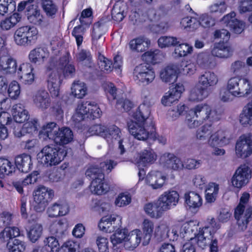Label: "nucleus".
<instances>
[{
  "label": "nucleus",
  "instance_id": "1",
  "mask_svg": "<svg viewBox=\"0 0 252 252\" xmlns=\"http://www.w3.org/2000/svg\"><path fill=\"white\" fill-rule=\"evenodd\" d=\"M220 119V115L211 106L201 103L189 110L185 123L188 128L194 129L207 122L197 130V139L201 141L207 139L209 145L212 147H223L229 144L230 138L223 130H216L213 127V124Z\"/></svg>",
  "mask_w": 252,
  "mask_h": 252
},
{
  "label": "nucleus",
  "instance_id": "2",
  "mask_svg": "<svg viewBox=\"0 0 252 252\" xmlns=\"http://www.w3.org/2000/svg\"><path fill=\"white\" fill-rule=\"evenodd\" d=\"M154 222L148 218L144 219L141 224V229L136 228L128 231L126 228L117 231L111 237L114 247L122 244L128 251H133L141 243L146 246L154 236Z\"/></svg>",
  "mask_w": 252,
  "mask_h": 252
},
{
  "label": "nucleus",
  "instance_id": "3",
  "mask_svg": "<svg viewBox=\"0 0 252 252\" xmlns=\"http://www.w3.org/2000/svg\"><path fill=\"white\" fill-rule=\"evenodd\" d=\"M152 102L148 97H146L137 111L131 116V119L127 123L129 132L136 139L144 141L150 138H156L155 127L151 119Z\"/></svg>",
  "mask_w": 252,
  "mask_h": 252
},
{
  "label": "nucleus",
  "instance_id": "4",
  "mask_svg": "<svg viewBox=\"0 0 252 252\" xmlns=\"http://www.w3.org/2000/svg\"><path fill=\"white\" fill-rule=\"evenodd\" d=\"M69 54L52 57L46 68L47 88L52 97L59 96L60 87L64 77H72L75 72L73 65L69 63Z\"/></svg>",
  "mask_w": 252,
  "mask_h": 252
},
{
  "label": "nucleus",
  "instance_id": "5",
  "mask_svg": "<svg viewBox=\"0 0 252 252\" xmlns=\"http://www.w3.org/2000/svg\"><path fill=\"white\" fill-rule=\"evenodd\" d=\"M198 222L196 221L186 222L183 225V228L186 229L191 227L190 231L185 230L180 234L188 241L183 246L182 252H196L194 244L203 249L209 242L211 237V229L209 227H203L197 229Z\"/></svg>",
  "mask_w": 252,
  "mask_h": 252
},
{
  "label": "nucleus",
  "instance_id": "6",
  "mask_svg": "<svg viewBox=\"0 0 252 252\" xmlns=\"http://www.w3.org/2000/svg\"><path fill=\"white\" fill-rule=\"evenodd\" d=\"M0 71L17 75L25 84L31 85L34 81L33 65L29 63H24L18 66L16 60L9 55L0 54Z\"/></svg>",
  "mask_w": 252,
  "mask_h": 252
},
{
  "label": "nucleus",
  "instance_id": "7",
  "mask_svg": "<svg viewBox=\"0 0 252 252\" xmlns=\"http://www.w3.org/2000/svg\"><path fill=\"white\" fill-rule=\"evenodd\" d=\"M117 164L116 161L109 159L100 163L101 169L92 166L87 170L86 176L93 180L90 185V190L93 193L102 195L108 191L109 187L108 185L104 182V176L102 172L109 173Z\"/></svg>",
  "mask_w": 252,
  "mask_h": 252
},
{
  "label": "nucleus",
  "instance_id": "8",
  "mask_svg": "<svg viewBox=\"0 0 252 252\" xmlns=\"http://www.w3.org/2000/svg\"><path fill=\"white\" fill-rule=\"evenodd\" d=\"M102 112L100 108L94 102L80 101L77 105L72 120L75 123L86 119H94L100 117Z\"/></svg>",
  "mask_w": 252,
  "mask_h": 252
},
{
  "label": "nucleus",
  "instance_id": "9",
  "mask_svg": "<svg viewBox=\"0 0 252 252\" xmlns=\"http://www.w3.org/2000/svg\"><path fill=\"white\" fill-rule=\"evenodd\" d=\"M226 89L234 96L252 97V84L247 77L230 78L227 82Z\"/></svg>",
  "mask_w": 252,
  "mask_h": 252
},
{
  "label": "nucleus",
  "instance_id": "10",
  "mask_svg": "<svg viewBox=\"0 0 252 252\" xmlns=\"http://www.w3.org/2000/svg\"><path fill=\"white\" fill-rule=\"evenodd\" d=\"M39 37L36 28L31 25L21 26L17 28L13 34V40L18 46H28L34 44Z\"/></svg>",
  "mask_w": 252,
  "mask_h": 252
},
{
  "label": "nucleus",
  "instance_id": "11",
  "mask_svg": "<svg viewBox=\"0 0 252 252\" xmlns=\"http://www.w3.org/2000/svg\"><path fill=\"white\" fill-rule=\"evenodd\" d=\"M250 199V194L244 192L240 197V202L235 209L234 217L240 230H245L252 217V206L245 210V206Z\"/></svg>",
  "mask_w": 252,
  "mask_h": 252
},
{
  "label": "nucleus",
  "instance_id": "12",
  "mask_svg": "<svg viewBox=\"0 0 252 252\" xmlns=\"http://www.w3.org/2000/svg\"><path fill=\"white\" fill-rule=\"evenodd\" d=\"M66 155L64 149H59L53 146L44 147L37 155L38 159L47 165H55L60 163Z\"/></svg>",
  "mask_w": 252,
  "mask_h": 252
},
{
  "label": "nucleus",
  "instance_id": "13",
  "mask_svg": "<svg viewBox=\"0 0 252 252\" xmlns=\"http://www.w3.org/2000/svg\"><path fill=\"white\" fill-rule=\"evenodd\" d=\"M157 155L155 152L151 148L144 149L138 153L136 156L130 159L139 170L138 176L139 181L144 179L146 171L143 168L153 164L157 160Z\"/></svg>",
  "mask_w": 252,
  "mask_h": 252
},
{
  "label": "nucleus",
  "instance_id": "14",
  "mask_svg": "<svg viewBox=\"0 0 252 252\" xmlns=\"http://www.w3.org/2000/svg\"><path fill=\"white\" fill-rule=\"evenodd\" d=\"M44 243L45 247H48L50 248L51 252H80V244L75 240L70 239L63 243L60 246L59 241L56 238L53 236H50L46 238Z\"/></svg>",
  "mask_w": 252,
  "mask_h": 252
},
{
  "label": "nucleus",
  "instance_id": "15",
  "mask_svg": "<svg viewBox=\"0 0 252 252\" xmlns=\"http://www.w3.org/2000/svg\"><path fill=\"white\" fill-rule=\"evenodd\" d=\"M33 196L34 209L37 212H42L45 210L48 202L53 198L54 191L43 186H39L34 190Z\"/></svg>",
  "mask_w": 252,
  "mask_h": 252
},
{
  "label": "nucleus",
  "instance_id": "16",
  "mask_svg": "<svg viewBox=\"0 0 252 252\" xmlns=\"http://www.w3.org/2000/svg\"><path fill=\"white\" fill-rule=\"evenodd\" d=\"M130 17L131 19L134 17L136 22L148 21L154 23V25L157 27V32H163L166 31L169 27L168 23L165 20L164 17L157 15L154 9H150L146 14L141 16L138 13L134 12L133 15H131Z\"/></svg>",
  "mask_w": 252,
  "mask_h": 252
},
{
  "label": "nucleus",
  "instance_id": "17",
  "mask_svg": "<svg viewBox=\"0 0 252 252\" xmlns=\"http://www.w3.org/2000/svg\"><path fill=\"white\" fill-rule=\"evenodd\" d=\"M34 0L22 1L18 4V10L21 11L26 9V14L28 21L36 26H41L43 22V16L37 6L33 4Z\"/></svg>",
  "mask_w": 252,
  "mask_h": 252
},
{
  "label": "nucleus",
  "instance_id": "18",
  "mask_svg": "<svg viewBox=\"0 0 252 252\" xmlns=\"http://www.w3.org/2000/svg\"><path fill=\"white\" fill-rule=\"evenodd\" d=\"M252 178V170L247 165H241L232 176L230 183L232 187L241 189L246 186Z\"/></svg>",
  "mask_w": 252,
  "mask_h": 252
},
{
  "label": "nucleus",
  "instance_id": "19",
  "mask_svg": "<svg viewBox=\"0 0 252 252\" xmlns=\"http://www.w3.org/2000/svg\"><path fill=\"white\" fill-rule=\"evenodd\" d=\"M235 154L237 157L245 158L252 154V138L251 133L241 135L236 141Z\"/></svg>",
  "mask_w": 252,
  "mask_h": 252
},
{
  "label": "nucleus",
  "instance_id": "20",
  "mask_svg": "<svg viewBox=\"0 0 252 252\" xmlns=\"http://www.w3.org/2000/svg\"><path fill=\"white\" fill-rule=\"evenodd\" d=\"M122 217L117 214L105 216L100 220L98 227L101 230L107 233L113 232L116 229L115 232L111 236H112L117 231L122 229H120L122 224Z\"/></svg>",
  "mask_w": 252,
  "mask_h": 252
},
{
  "label": "nucleus",
  "instance_id": "21",
  "mask_svg": "<svg viewBox=\"0 0 252 252\" xmlns=\"http://www.w3.org/2000/svg\"><path fill=\"white\" fill-rule=\"evenodd\" d=\"M134 79L138 82L148 84L155 78L153 69L147 64H141L135 67L133 72Z\"/></svg>",
  "mask_w": 252,
  "mask_h": 252
},
{
  "label": "nucleus",
  "instance_id": "22",
  "mask_svg": "<svg viewBox=\"0 0 252 252\" xmlns=\"http://www.w3.org/2000/svg\"><path fill=\"white\" fill-rule=\"evenodd\" d=\"M167 176L162 172L152 170L146 175L145 182L154 189H160L166 185Z\"/></svg>",
  "mask_w": 252,
  "mask_h": 252
},
{
  "label": "nucleus",
  "instance_id": "23",
  "mask_svg": "<svg viewBox=\"0 0 252 252\" xmlns=\"http://www.w3.org/2000/svg\"><path fill=\"white\" fill-rule=\"evenodd\" d=\"M158 200L159 206L166 211L177 205L179 200V194L176 190H169L160 195Z\"/></svg>",
  "mask_w": 252,
  "mask_h": 252
},
{
  "label": "nucleus",
  "instance_id": "24",
  "mask_svg": "<svg viewBox=\"0 0 252 252\" xmlns=\"http://www.w3.org/2000/svg\"><path fill=\"white\" fill-rule=\"evenodd\" d=\"M185 88L183 84L178 83L175 87L170 88L161 99V103L164 106H169L178 101L184 92Z\"/></svg>",
  "mask_w": 252,
  "mask_h": 252
},
{
  "label": "nucleus",
  "instance_id": "25",
  "mask_svg": "<svg viewBox=\"0 0 252 252\" xmlns=\"http://www.w3.org/2000/svg\"><path fill=\"white\" fill-rule=\"evenodd\" d=\"M33 103L38 109L45 111L51 105V98L48 93L44 90L37 91L32 96Z\"/></svg>",
  "mask_w": 252,
  "mask_h": 252
},
{
  "label": "nucleus",
  "instance_id": "26",
  "mask_svg": "<svg viewBox=\"0 0 252 252\" xmlns=\"http://www.w3.org/2000/svg\"><path fill=\"white\" fill-rule=\"evenodd\" d=\"M184 199L185 206L192 211H197L203 204V199L201 195L194 191L185 193Z\"/></svg>",
  "mask_w": 252,
  "mask_h": 252
},
{
  "label": "nucleus",
  "instance_id": "27",
  "mask_svg": "<svg viewBox=\"0 0 252 252\" xmlns=\"http://www.w3.org/2000/svg\"><path fill=\"white\" fill-rule=\"evenodd\" d=\"M160 162L164 167L178 171L184 168L181 160L172 154L165 153L160 158Z\"/></svg>",
  "mask_w": 252,
  "mask_h": 252
},
{
  "label": "nucleus",
  "instance_id": "28",
  "mask_svg": "<svg viewBox=\"0 0 252 252\" xmlns=\"http://www.w3.org/2000/svg\"><path fill=\"white\" fill-rule=\"evenodd\" d=\"M235 15L234 12H231L223 17L222 22L233 32L239 34L244 31L245 24L243 21L235 18Z\"/></svg>",
  "mask_w": 252,
  "mask_h": 252
},
{
  "label": "nucleus",
  "instance_id": "29",
  "mask_svg": "<svg viewBox=\"0 0 252 252\" xmlns=\"http://www.w3.org/2000/svg\"><path fill=\"white\" fill-rule=\"evenodd\" d=\"M163 82L172 83L176 81L179 76L177 64H171L162 69L159 74Z\"/></svg>",
  "mask_w": 252,
  "mask_h": 252
},
{
  "label": "nucleus",
  "instance_id": "30",
  "mask_svg": "<svg viewBox=\"0 0 252 252\" xmlns=\"http://www.w3.org/2000/svg\"><path fill=\"white\" fill-rule=\"evenodd\" d=\"M49 57V52L45 47H37L31 50L29 54L30 61L34 63H43Z\"/></svg>",
  "mask_w": 252,
  "mask_h": 252
},
{
  "label": "nucleus",
  "instance_id": "31",
  "mask_svg": "<svg viewBox=\"0 0 252 252\" xmlns=\"http://www.w3.org/2000/svg\"><path fill=\"white\" fill-rule=\"evenodd\" d=\"M69 209L68 205L63 202H56L49 206L47 209V214L50 218L63 216L67 214Z\"/></svg>",
  "mask_w": 252,
  "mask_h": 252
},
{
  "label": "nucleus",
  "instance_id": "32",
  "mask_svg": "<svg viewBox=\"0 0 252 252\" xmlns=\"http://www.w3.org/2000/svg\"><path fill=\"white\" fill-rule=\"evenodd\" d=\"M15 164L17 168L24 173L29 172L32 167V161L30 155L23 154L16 157Z\"/></svg>",
  "mask_w": 252,
  "mask_h": 252
},
{
  "label": "nucleus",
  "instance_id": "33",
  "mask_svg": "<svg viewBox=\"0 0 252 252\" xmlns=\"http://www.w3.org/2000/svg\"><path fill=\"white\" fill-rule=\"evenodd\" d=\"M26 229L27 236L32 243L36 242L42 234L43 226L41 223L36 222L29 221Z\"/></svg>",
  "mask_w": 252,
  "mask_h": 252
},
{
  "label": "nucleus",
  "instance_id": "34",
  "mask_svg": "<svg viewBox=\"0 0 252 252\" xmlns=\"http://www.w3.org/2000/svg\"><path fill=\"white\" fill-rule=\"evenodd\" d=\"M21 20V15L15 12L0 21V28L2 31H7L14 28Z\"/></svg>",
  "mask_w": 252,
  "mask_h": 252
},
{
  "label": "nucleus",
  "instance_id": "35",
  "mask_svg": "<svg viewBox=\"0 0 252 252\" xmlns=\"http://www.w3.org/2000/svg\"><path fill=\"white\" fill-rule=\"evenodd\" d=\"M209 90L198 83L191 90L189 99L193 101H201L206 98L209 95Z\"/></svg>",
  "mask_w": 252,
  "mask_h": 252
},
{
  "label": "nucleus",
  "instance_id": "36",
  "mask_svg": "<svg viewBox=\"0 0 252 252\" xmlns=\"http://www.w3.org/2000/svg\"><path fill=\"white\" fill-rule=\"evenodd\" d=\"M145 213L150 218L155 219L160 218L164 212L159 206V201L148 202L143 207Z\"/></svg>",
  "mask_w": 252,
  "mask_h": 252
},
{
  "label": "nucleus",
  "instance_id": "37",
  "mask_svg": "<svg viewBox=\"0 0 252 252\" xmlns=\"http://www.w3.org/2000/svg\"><path fill=\"white\" fill-rule=\"evenodd\" d=\"M239 120L243 127H248L252 126V100L244 107L239 115Z\"/></svg>",
  "mask_w": 252,
  "mask_h": 252
},
{
  "label": "nucleus",
  "instance_id": "38",
  "mask_svg": "<svg viewBox=\"0 0 252 252\" xmlns=\"http://www.w3.org/2000/svg\"><path fill=\"white\" fill-rule=\"evenodd\" d=\"M59 129L55 123H49L44 126L40 131L39 138L44 140L49 139L54 141Z\"/></svg>",
  "mask_w": 252,
  "mask_h": 252
},
{
  "label": "nucleus",
  "instance_id": "39",
  "mask_svg": "<svg viewBox=\"0 0 252 252\" xmlns=\"http://www.w3.org/2000/svg\"><path fill=\"white\" fill-rule=\"evenodd\" d=\"M15 171V165L9 159L0 158V186L3 187L2 181L6 175H10Z\"/></svg>",
  "mask_w": 252,
  "mask_h": 252
},
{
  "label": "nucleus",
  "instance_id": "40",
  "mask_svg": "<svg viewBox=\"0 0 252 252\" xmlns=\"http://www.w3.org/2000/svg\"><path fill=\"white\" fill-rule=\"evenodd\" d=\"M232 53L231 47L226 43H219L215 44L212 50V54L215 57L220 58L229 57Z\"/></svg>",
  "mask_w": 252,
  "mask_h": 252
},
{
  "label": "nucleus",
  "instance_id": "41",
  "mask_svg": "<svg viewBox=\"0 0 252 252\" xmlns=\"http://www.w3.org/2000/svg\"><path fill=\"white\" fill-rule=\"evenodd\" d=\"M57 134L54 141L57 144H67L73 139V133L68 127L59 128Z\"/></svg>",
  "mask_w": 252,
  "mask_h": 252
},
{
  "label": "nucleus",
  "instance_id": "42",
  "mask_svg": "<svg viewBox=\"0 0 252 252\" xmlns=\"http://www.w3.org/2000/svg\"><path fill=\"white\" fill-rule=\"evenodd\" d=\"M11 113L14 121L19 123L24 122L29 119V113L21 104H17L13 106Z\"/></svg>",
  "mask_w": 252,
  "mask_h": 252
},
{
  "label": "nucleus",
  "instance_id": "43",
  "mask_svg": "<svg viewBox=\"0 0 252 252\" xmlns=\"http://www.w3.org/2000/svg\"><path fill=\"white\" fill-rule=\"evenodd\" d=\"M150 45V41L145 37H139L131 40L129 46L133 51L141 52L145 51Z\"/></svg>",
  "mask_w": 252,
  "mask_h": 252
},
{
  "label": "nucleus",
  "instance_id": "44",
  "mask_svg": "<svg viewBox=\"0 0 252 252\" xmlns=\"http://www.w3.org/2000/svg\"><path fill=\"white\" fill-rule=\"evenodd\" d=\"M219 81L218 76L213 72L207 71L198 77V83L201 86L207 88L208 87L214 86Z\"/></svg>",
  "mask_w": 252,
  "mask_h": 252
},
{
  "label": "nucleus",
  "instance_id": "45",
  "mask_svg": "<svg viewBox=\"0 0 252 252\" xmlns=\"http://www.w3.org/2000/svg\"><path fill=\"white\" fill-rule=\"evenodd\" d=\"M38 126V124L37 120L35 119H31L24 124L21 130L18 131L17 130H15L14 135L17 137H20L25 133L33 134L37 133Z\"/></svg>",
  "mask_w": 252,
  "mask_h": 252
},
{
  "label": "nucleus",
  "instance_id": "46",
  "mask_svg": "<svg viewBox=\"0 0 252 252\" xmlns=\"http://www.w3.org/2000/svg\"><path fill=\"white\" fill-rule=\"evenodd\" d=\"M163 56L162 53L158 49L145 52L142 56V60L147 64H155L159 63Z\"/></svg>",
  "mask_w": 252,
  "mask_h": 252
},
{
  "label": "nucleus",
  "instance_id": "47",
  "mask_svg": "<svg viewBox=\"0 0 252 252\" xmlns=\"http://www.w3.org/2000/svg\"><path fill=\"white\" fill-rule=\"evenodd\" d=\"M219 185L214 183L210 182L205 189V200L207 203H213L215 201L219 193Z\"/></svg>",
  "mask_w": 252,
  "mask_h": 252
},
{
  "label": "nucleus",
  "instance_id": "48",
  "mask_svg": "<svg viewBox=\"0 0 252 252\" xmlns=\"http://www.w3.org/2000/svg\"><path fill=\"white\" fill-rule=\"evenodd\" d=\"M87 88L86 84L80 81H75L71 87V94L75 97L82 98L87 94Z\"/></svg>",
  "mask_w": 252,
  "mask_h": 252
},
{
  "label": "nucleus",
  "instance_id": "49",
  "mask_svg": "<svg viewBox=\"0 0 252 252\" xmlns=\"http://www.w3.org/2000/svg\"><path fill=\"white\" fill-rule=\"evenodd\" d=\"M182 28L187 31L192 32L199 28V23L196 17H186L182 18L180 22Z\"/></svg>",
  "mask_w": 252,
  "mask_h": 252
},
{
  "label": "nucleus",
  "instance_id": "50",
  "mask_svg": "<svg viewBox=\"0 0 252 252\" xmlns=\"http://www.w3.org/2000/svg\"><path fill=\"white\" fill-rule=\"evenodd\" d=\"M185 223H184L182 226L179 224H175L171 226L170 228L168 227L166 238H168L171 241L176 240L179 237L183 238L180 233L183 232V234H185V230L187 231H190L191 228V227H189L186 229H183V227Z\"/></svg>",
  "mask_w": 252,
  "mask_h": 252
},
{
  "label": "nucleus",
  "instance_id": "51",
  "mask_svg": "<svg viewBox=\"0 0 252 252\" xmlns=\"http://www.w3.org/2000/svg\"><path fill=\"white\" fill-rule=\"evenodd\" d=\"M6 86V79L0 75V107L4 109L10 107L9 100L5 94Z\"/></svg>",
  "mask_w": 252,
  "mask_h": 252
},
{
  "label": "nucleus",
  "instance_id": "52",
  "mask_svg": "<svg viewBox=\"0 0 252 252\" xmlns=\"http://www.w3.org/2000/svg\"><path fill=\"white\" fill-rule=\"evenodd\" d=\"M196 70L195 64L189 61H187L185 63H182L181 64H177V70L179 76L180 75H191L193 74Z\"/></svg>",
  "mask_w": 252,
  "mask_h": 252
},
{
  "label": "nucleus",
  "instance_id": "53",
  "mask_svg": "<svg viewBox=\"0 0 252 252\" xmlns=\"http://www.w3.org/2000/svg\"><path fill=\"white\" fill-rule=\"evenodd\" d=\"M41 6L46 15L52 18L55 17L58 8L52 0H41Z\"/></svg>",
  "mask_w": 252,
  "mask_h": 252
},
{
  "label": "nucleus",
  "instance_id": "54",
  "mask_svg": "<svg viewBox=\"0 0 252 252\" xmlns=\"http://www.w3.org/2000/svg\"><path fill=\"white\" fill-rule=\"evenodd\" d=\"M122 137V133L120 128L115 125L107 127L104 138L109 142H113L114 140H119Z\"/></svg>",
  "mask_w": 252,
  "mask_h": 252
},
{
  "label": "nucleus",
  "instance_id": "55",
  "mask_svg": "<svg viewBox=\"0 0 252 252\" xmlns=\"http://www.w3.org/2000/svg\"><path fill=\"white\" fill-rule=\"evenodd\" d=\"M16 2L14 0H0V15L3 16L15 10Z\"/></svg>",
  "mask_w": 252,
  "mask_h": 252
},
{
  "label": "nucleus",
  "instance_id": "56",
  "mask_svg": "<svg viewBox=\"0 0 252 252\" xmlns=\"http://www.w3.org/2000/svg\"><path fill=\"white\" fill-rule=\"evenodd\" d=\"M193 47L188 43H181L177 46L174 49V54L179 57H186L192 53Z\"/></svg>",
  "mask_w": 252,
  "mask_h": 252
},
{
  "label": "nucleus",
  "instance_id": "57",
  "mask_svg": "<svg viewBox=\"0 0 252 252\" xmlns=\"http://www.w3.org/2000/svg\"><path fill=\"white\" fill-rule=\"evenodd\" d=\"M9 252H23L25 249V243L17 239L9 240L7 244Z\"/></svg>",
  "mask_w": 252,
  "mask_h": 252
},
{
  "label": "nucleus",
  "instance_id": "58",
  "mask_svg": "<svg viewBox=\"0 0 252 252\" xmlns=\"http://www.w3.org/2000/svg\"><path fill=\"white\" fill-rule=\"evenodd\" d=\"M169 225L166 221H161L155 227L154 237L164 238L167 237Z\"/></svg>",
  "mask_w": 252,
  "mask_h": 252
},
{
  "label": "nucleus",
  "instance_id": "59",
  "mask_svg": "<svg viewBox=\"0 0 252 252\" xmlns=\"http://www.w3.org/2000/svg\"><path fill=\"white\" fill-rule=\"evenodd\" d=\"M98 60L99 68L101 72L108 73L112 71V63L111 61L100 54L98 55Z\"/></svg>",
  "mask_w": 252,
  "mask_h": 252
},
{
  "label": "nucleus",
  "instance_id": "60",
  "mask_svg": "<svg viewBox=\"0 0 252 252\" xmlns=\"http://www.w3.org/2000/svg\"><path fill=\"white\" fill-rule=\"evenodd\" d=\"M7 93L8 96L12 99L18 98L20 93V86L16 81H11L7 87Z\"/></svg>",
  "mask_w": 252,
  "mask_h": 252
},
{
  "label": "nucleus",
  "instance_id": "61",
  "mask_svg": "<svg viewBox=\"0 0 252 252\" xmlns=\"http://www.w3.org/2000/svg\"><path fill=\"white\" fill-rule=\"evenodd\" d=\"M179 43L178 39L173 36H162L158 40V45L161 48L175 46Z\"/></svg>",
  "mask_w": 252,
  "mask_h": 252
},
{
  "label": "nucleus",
  "instance_id": "62",
  "mask_svg": "<svg viewBox=\"0 0 252 252\" xmlns=\"http://www.w3.org/2000/svg\"><path fill=\"white\" fill-rule=\"evenodd\" d=\"M131 201V197L129 193L125 192L120 193L115 200L116 206L122 207L128 205Z\"/></svg>",
  "mask_w": 252,
  "mask_h": 252
},
{
  "label": "nucleus",
  "instance_id": "63",
  "mask_svg": "<svg viewBox=\"0 0 252 252\" xmlns=\"http://www.w3.org/2000/svg\"><path fill=\"white\" fill-rule=\"evenodd\" d=\"M0 235L4 239L14 240L13 238L20 235V230L16 227H6L1 233Z\"/></svg>",
  "mask_w": 252,
  "mask_h": 252
},
{
  "label": "nucleus",
  "instance_id": "64",
  "mask_svg": "<svg viewBox=\"0 0 252 252\" xmlns=\"http://www.w3.org/2000/svg\"><path fill=\"white\" fill-rule=\"evenodd\" d=\"M103 27L100 22L95 23L93 27L92 36V43L94 46H97V40L100 39L103 34Z\"/></svg>",
  "mask_w": 252,
  "mask_h": 252
}]
</instances>
